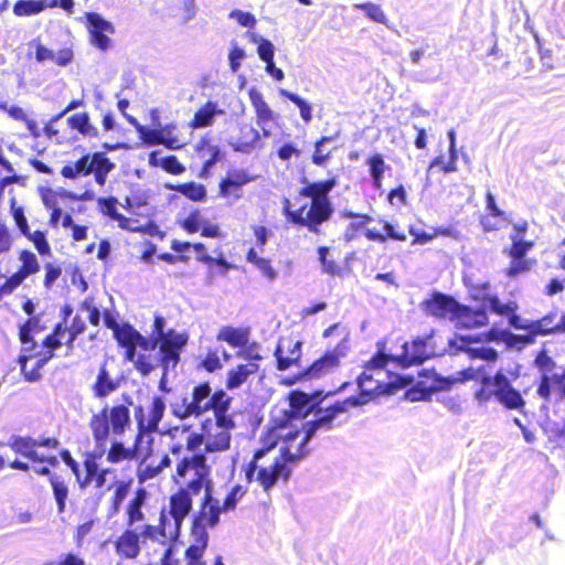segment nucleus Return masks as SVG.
I'll return each instance as SVG.
<instances>
[{
	"instance_id": "f257e3e1",
	"label": "nucleus",
	"mask_w": 565,
	"mask_h": 565,
	"mask_svg": "<svg viewBox=\"0 0 565 565\" xmlns=\"http://www.w3.org/2000/svg\"><path fill=\"white\" fill-rule=\"evenodd\" d=\"M403 354H387L383 348L365 365V370L359 376L358 385L361 391L359 396H352L343 402H337L326 408H318L313 412V399L301 392H292L289 395L287 407H275L271 413L273 426L269 429L300 423V430L310 433L309 439L318 428H328L338 414L348 412L355 406H362L372 398L382 394H393L401 387V383H412L411 374L398 375L399 369L413 364H422L424 361V341L416 340L403 344Z\"/></svg>"
},
{
	"instance_id": "f03ea898",
	"label": "nucleus",
	"mask_w": 565,
	"mask_h": 565,
	"mask_svg": "<svg viewBox=\"0 0 565 565\" xmlns=\"http://www.w3.org/2000/svg\"><path fill=\"white\" fill-rule=\"evenodd\" d=\"M300 428V423L295 422L289 426L267 430L260 439V447L242 468L248 483L269 492L279 481L289 478L290 463L308 454L307 443L310 433Z\"/></svg>"
},
{
	"instance_id": "7ed1b4c3",
	"label": "nucleus",
	"mask_w": 565,
	"mask_h": 565,
	"mask_svg": "<svg viewBox=\"0 0 565 565\" xmlns=\"http://www.w3.org/2000/svg\"><path fill=\"white\" fill-rule=\"evenodd\" d=\"M177 477L183 479L188 489L193 493L204 488V501L199 515L194 519L191 533L193 535L209 536L207 529L214 527L223 512L220 492L212 486L209 475L210 467L204 456L184 457L177 463Z\"/></svg>"
},
{
	"instance_id": "20e7f679",
	"label": "nucleus",
	"mask_w": 565,
	"mask_h": 565,
	"mask_svg": "<svg viewBox=\"0 0 565 565\" xmlns=\"http://www.w3.org/2000/svg\"><path fill=\"white\" fill-rule=\"evenodd\" d=\"M334 186V179L307 183L299 191V196L310 199V206L303 204L298 209H292L290 200L286 199L284 212L288 220L295 224L308 227L311 232H318V226L329 220L332 214V206L328 194Z\"/></svg>"
},
{
	"instance_id": "39448f33",
	"label": "nucleus",
	"mask_w": 565,
	"mask_h": 565,
	"mask_svg": "<svg viewBox=\"0 0 565 565\" xmlns=\"http://www.w3.org/2000/svg\"><path fill=\"white\" fill-rule=\"evenodd\" d=\"M511 379L503 372L497 371L493 375H484L476 392L479 403L495 402L505 411H515L525 414L526 401L521 391L515 388L512 380L519 377V371L510 373Z\"/></svg>"
},
{
	"instance_id": "423d86ee",
	"label": "nucleus",
	"mask_w": 565,
	"mask_h": 565,
	"mask_svg": "<svg viewBox=\"0 0 565 565\" xmlns=\"http://www.w3.org/2000/svg\"><path fill=\"white\" fill-rule=\"evenodd\" d=\"M166 320L162 317H156L153 322V335L150 343V350L160 348V360L162 364V377L160 380V388L168 391L166 387L167 377L170 371L174 370L180 361V354L186 344L189 337L185 332H178L173 329L164 331Z\"/></svg>"
},
{
	"instance_id": "0eeeda50",
	"label": "nucleus",
	"mask_w": 565,
	"mask_h": 565,
	"mask_svg": "<svg viewBox=\"0 0 565 565\" xmlns=\"http://www.w3.org/2000/svg\"><path fill=\"white\" fill-rule=\"evenodd\" d=\"M130 411L124 405L104 407L89 420V428L97 447L104 450L111 435L121 436L130 427Z\"/></svg>"
},
{
	"instance_id": "6e6552de",
	"label": "nucleus",
	"mask_w": 565,
	"mask_h": 565,
	"mask_svg": "<svg viewBox=\"0 0 565 565\" xmlns=\"http://www.w3.org/2000/svg\"><path fill=\"white\" fill-rule=\"evenodd\" d=\"M34 322H28L21 329V342H22V354L19 358V363L21 366V372L24 377L29 382L36 381L40 377V370L43 365L52 358V351L54 349H49L44 343L45 350H41L35 352V342L33 338V327Z\"/></svg>"
},
{
	"instance_id": "1a4fd4ad",
	"label": "nucleus",
	"mask_w": 565,
	"mask_h": 565,
	"mask_svg": "<svg viewBox=\"0 0 565 565\" xmlns=\"http://www.w3.org/2000/svg\"><path fill=\"white\" fill-rule=\"evenodd\" d=\"M533 247L534 242L532 239L511 237L510 245L503 248V254L509 258V264L503 269L507 278H519L529 274L537 266V259L527 256Z\"/></svg>"
},
{
	"instance_id": "9d476101",
	"label": "nucleus",
	"mask_w": 565,
	"mask_h": 565,
	"mask_svg": "<svg viewBox=\"0 0 565 565\" xmlns=\"http://www.w3.org/2000/svg\"><path fill=\"white\" fill-rule=\"evenodd\" d=\"M146 533L145 525L126 530L115 543L116 553L125 558H136L142 551L147 555L156 554L158 550L150 535Z\"/></svg>"
},
{
	"instance_id": "9b49d317",
	"label": "nucleus",
	"mask_w": 565,
	"mask_h": 565,
	"mask_svg": "<svg viewBox=\"0 0 565 565\" xmlns=\"http://www.w3.org/2000/svg\"><path fill=\"white\" fill-rule=\"evenodd\" d=\"M235 424L232 417L207 418L202 426L207 452L225 451L231 445V431Z\"/></svg>"
},
{
	"instance_id": "f8f14e48",
	"label": "nucleus",
	"mask_w": 565,
	"mask_h": 565,
	"mask_svg": "<svg viewBox=\"0 0 565 565\" xmlns=\"http://www.w3.org/2000/svg\"><path fill=\"white\" fill-rule=\"evenodd\" d=\"M182 523L183 521L179 518L162 509L158 525L145 524L146 534L150 535L157 550L166 546L174 547V542L179 539Z\"/></svg>"
},
{
	"instance_id": "ddd939ff",
	"label": "nucleus",
	"mask_w": 565,
	"mask_h": 565,
	"mask_svg": "<svg viewBox=\"0 0 565 565\" xmlns=\"http://www.w3.org/2000/svg\"><path fill=\"white\" fill-rule=\"evenodd\" d=\"M85 18L90 44L100 51L109 50L113 45L110 35L115 33L114 24L95 12L86 13Z\"/></svg>"
},
{
	"instance_id": "4468645a",
	"label": "nucleus",
	"mask_w": 565,
	"mask_h": 565,
	"mask_svg": "<svg viewBox=\"0 0 565 565\" xmlns=\"http://www.w3.org/2000/svg\"><path fill=\"white\" fill-rule=\"evenodd\" d=\"M451 322H454L457 328L478 329L487 326L489 320L484 309L471 308L458 302L455 315L451 317Z\"/></svg>"
},
{
	"instance_id": "2eb2a0df",
	"label": "nucleus",
	"mask_w": 565,
	"mask_h": 565,
	"mask_svg": "<svg viewBox=\"0 0 565 565\" xmlns=\"http://www.w3.org/2000/svg\"><path fill=\"white\" fill-rule=\"evenodd\" d=\"M10 447L15 454H19L32 461L49 463L55 467L58 460L55 456H49L38 451L39 441L29 437H13L10 441Z\"/></svg>"
},
{
	"instance_id": "dca6fc26",
	"label": "nucleus",
	"mask_w": 565,
	"mask_h": 565,
	"mask_svg": "<svg viewBox=\"0 0 565 565\" xmlns=\"http://www.w3.org/2000/svg\"><path fill=\"white\" fill-rule=\"evenodd\" d=\"M84 329V320L76 316L70 328L57 324L54 333L45 338V344L49 349H57L63 344L70 345Z\"/></svg>"
},
{
	"instance_id": "f3484780",
	"label": "nucleus",
	"mask_w": 565,
	"mask_h": 565,
	"mask_svg": "<svg viewBox=\"0 0 565 565\" xmlns=\"http://www.w3.org/2000/svg\"><path fill=\"white\" fill-rule=\"evenodd\" d=\"M301 341L291 338H284L276 349L277 365L279 370H288L298 365L301 356Z\"/></svg>"
},
{
	"instance_id": "a211bd4d",
	"label": "nucleus",
	"mask_w": 565,
	"mask_h": 565,
	"mask_svg": "<svg viewBox=\"0 0 565 565\" xmlns=\"http://www.w3.org/2000/svg\"><path fill=\"white\" fill-rule=\"evenodd\" d=\"M115 337L119 344L127 348L128 360H134L136 347L143 350H150V343L137 330L130 326L118 327L114 331Z\"/></svg>"
},
{
	"instance_id": "6ab92c4d",
	"label": "nucleus",
	"mask_w": 565,
	"mask_h": 565,
	"mask_svg": "<svg viewBox=\"0 0 565 565\" xmlns=\"http://www.w3.org/2000/svg\"><path fill=\"white\" fill-rule=\"evenodd\" d=\"M558 333L556 313L548 312L537 320L526 323V334L523 337L525 343H532L535 337H543Z\"/></svg>"
},
{
	"instance_id": "aec40b11",
	"label": "nucleus",
	"mask_w": 565,
	"mask_h": 565,
	"mask_svg": "<svg viewBox=\"0 0 565 565\" xmlns=\"http://www.w3.org/2000/svg\"><path fill=\"white\" fill-rule=\"evenodd\" d=\"M458 301L448 295L434 292L429 299H426V309L438 318L448 319L455 315Z\"/></svg>"
},
{
	"instance_id": "412c9836",
	"label": "nucleus",
	"mask_w": 565,
	"mask_h": 565,
	"mask_svg": "<svg viewBox=\"0 0 565 565\" xmlns=\"http://www.w3.org/2000/svg\"><path fill=\"white\" fill-rule=\"evenodd\" d=\"M347 351L345 341H343L334 352L327 353L323 358L316 361L306 370L305 376L308 379L320 377L338 366L340 356Z\"/></svg>"
},
{
	"instance_id": "4be33fe9",
	"label": "nucleus",
	"mask_w": 565,
	"mask_h": 565,
	"mask_svg": "<svg viewBox=\"0 0 565 565\" xmlns=\"http://www.w3.org/2000/svg\"><path fill=\"white\" fill-rule=\"evenodd\" d=\"M249 99L256 113L257 124L262 127L264 135L268 136L269 130L267 125L275 120L276 114L270 109L262 93L256 88L249 90Z\"/></svg>"
},
{
	"instance_id": "5701e85b",
	"label": "nucleus",
	"mask_w": 565,
	"mask_h": 565,
	"mask_svg": "<svg viewBox=\"0 0 565 565\" xmlns=\"http://www.w3.org/2000/svg\"><path fill=\"white\" fill-rule=\"evenodd\" d=\"M486 209L487 214L480 218V224L484 232L489 233L501 228V225L497 222H493L491 217H498L505 222L510 221L507 213L497 205L495 198L490 191L486 193Z\"/></svg>"
},
{
	"instance_id": "b1692460",
	"label": "nucleus",
	"mask_w": 565,
	"mask_h": 565,
	"mask_svg": "<svg viewBox=\"0 0 565 565\" xmlns=\"http://www.w3.org/2000/svg\"><path fill=\"white\" fill-rule=\"evenodd\" d=\"M253 179L245 170H233L227 173L226 178L220 184V193L222 196L241 198L239 188L250 182Z\"/></svg>"
},
{
	"instance_id": "393cba45",
	"label": "nucleus",
	"mask_w": 565,
	"mask_h": 565,
	"mask_svg": "<svg viewBox=\"0 0 565 565\" xmlns=\"http://www.w3.org/2000/svg\"><path fill=\"white\" fill-rule=\"evenodd\" d=\"M167 435L171 438H177L182 435H185V443H186V451L188 452H195L200 449L201 446H205V434L204 431L202 434L198 433H191L190 428L185 425L182 426H175L170 428L167 431ZM191 456H202L201 454H191ZM190 457V455H183L182 458L178 461V463L184 458Z\"/></svg>"
},
{
	"instance_id": "a878e982",
	"label": "nucleus",
	"mask_w": 565,
	"mask_h": 565,
	"mask_svg": "<svg viewBox=\"0 0 565 565\" xmlns=\"http://www.w3.org/2000/svg\"><path fill=\"white\" fill-rule=\"evenodd\" d=\"M223 114L216 102H207L195 111L190 126L194 129L212 126L215 117Z\"/></svg>"
},
{
	"instance_id": "bb28decb",
	"label": "nucleus",
	"mask_w": 565,
	"mask_h": 565,
	"mask_svg": "<svg viewBox=\"0 0 565 565\" xmlns=\"http://www.w3.org/2000/svg\"><path fill=\"white\" fill-rule=\"evenodd\" d=\"M47 8H57V0H20L13 6L17 17H32Z\"/></svg>"
},
{
	"instance_id": "cd10ccee",
	"label": "nucleus",
	"mask_w": 565,
	"mask_h": 565,
	"mask_svg": "<svg viewBox=\"0 0 565 565\" xmlns=\"http://www.w3.org/2000/svg\"><path fill=\"white\" fill-rule=\"evenodd\" d=\"M207 541L209 536H202V534L193 535L191 533V544L184 553L185 565H206L203 556L207 546Z\"/></svg>"
},
{
	"instance_id": "c85d7f7f",
	"label": "nucleus",
	"mask_w": 565,
	"mask_h": 565,
	"mask_svg": "<svg viewBox=\"0 0 565 565\" xmlns=\"http://www.w3.org/2000/svg\"><path fill=\"white\" fill-rule=\"evenodd\" d=\"M258 370V364L255 361H249L245 364H239L227 372L226 387L234 390L243 385L247 379L255 374Z\"/></svg>"
},
{
	"instance_id": "c756f323",
	"label": "nucleus",
	"mask_w": 565,
	"mask_h": 565,
	"mask_svg": "<svg viewBox=\"0 0 565 565\" xmlns=\"http://www.w3.org/2000/svg\"><path fill=\"white\" fill-rule=\"evenodd\" d=\"M171 459L168 455H162L159 458H151L140 462L138 468V479L140 482H145L149 479L158 476L164 467H168Z\"/></svg>"
},
{
	"instance_id": "7c9ffc66",
	"label": "nucleus",
	"mask_w": 565,
	"mask_h": 565,
	"mask_svg": "<svg viewBox=\"0 0 565 565\" xmlns=\"http://www.w3.org/2000/svg\"><path fill=\"white\" fill-rule=\"evenodd\" d=\"M145 353H137L135 351L134 360H130L134 362L136 369L142 374L148 375L151 373L156 367L159 365L162 367L161 364V355H160V349L158 352L156 350H145Z\"/></svg>"
},
{
	"instance_id": "2f4dec72",
	"label": "nucleus",
	"mask_w": 565,
	"mask_h": 565,
	"mask_svg": "<svg viewBox=\"0 0 565 565\" xmlns=\"http://www.w3.org/2000/svg\"><path fill=\"white\" fill-rule=\"evenodd\" d=\"M192 509V498L189 490H181L170 498L169 508H166L181 521L188 516Z\"/></svg>"
},
{
	"instance_id": "473e14b6",
	"label": "nucleus",
	"mask_w": 565,
	"mask_h": 565,
	"mask_svg": "<svg viewBox=\"0 0 565 565\" xmlns=\"http://www.w3.org/2000/svg\"><path fill=\"white\" fill-rule=\"evenodd\" d=\"M164 412V401L161 397H154L148 412L147 423L145 424L142 420L139 423L140 430L146 429L148 433L156 431L159 423L163 418Z\"/></svg>"
},
{
	"instance_id": "72a5a7b5",
	"label": "nucleus",
	"mask_w": 565,
	"mask_h": 565,
	"mask_svg": "<svg viewBox=\"0 0 565 565\" xmlns=\"http://www.w3.org/2000/svg\"><path fill=\"white\" fill-rule=\"evenodd\" d=\"M565 382V367L561 373H554L552 376H540L536 385V395L545 403L552 401L553 385Z\"/></svg>"
},
{
	"instance_id": "f704fd0d",
	"label": "nucleus",
	"mask_w": 565,
	"mask_h": 565,
	"mask_svg": "<svg viewBox=\"0 0 565 565\" xmlns=\"http://www.w3.org/2000/svg\"><path fill=\"white\" fill-rule=\"evenodd\" d=\"M449 139H450V145H449L448 157L446 159L443 156L437 157L429 164L430 170L436 169L437 171H444V172L456 171L457 153L455 150L456 135H455L454 130L449 131Z\"/></svg>"
},
{
	"instance_id": "c9c22d12",
	"label": "nucleus",
	"mask_w": 565,
	"mask_h": 565,
	"mask_svg": "<svg viewBox=\"0 0 565 565\" xmlns=\"http://www.w3.org/2000/svg\"><path fill=\"white\" fill-rule=\"evenodd\" d=\"M152 441L153 438L149 433L140 430L131 448L134 458L140 459V462L153 458Z\"/></svg>"
},
{
	"instance_id": "e433bc0d",
	"label": "nucleus",
	"mask_w": 565,
	"mask_h": 565,
	"mask_svg": "<svg viewBox=\"0 0 565 565\" xmlns=\"http://www.w3.org/2000/svg\"><path fill=\"white\" fill-rule=\"evenodd\" d=\"M426 381H430L426 384V399L435 392L449 391L451 387L460 382L459 379L441 377L438 376L434 371L426 370Z\"/></svg>"
},
{
	"instance_id": "4c0bfd02",
	"label": "nucleus",
	"mask_w": 565,
	"mask_h": 565,
	"mask_svg": "<svg viewBox=\"0 0 565 565\" xmlns=\"http://www.w3.org/2000/svg\"><path fill=\"white\" fill-rule=\"evenodd\" d=\"M106 470L98 471L96 462L87 460L85 462V477L81 478L78 482L82 488L94 484L95 488L102 489L106 486Z\"/></svg>"
},
{
	"instance_id": "58836bf2",
	"label": "nucleus",
	"mask_w": 565,
	"mask_h": 565,
	"mask_svg": "<svg viewBox=\"0 0 565 565\" xmlns=\"http://www.w3.org/2000/svg\"><path fill=\"white\" fill-rule=\"evenodd\" d=\"M217 340L234 348H242L248 342V332L244 329L223 327L217 333Z\"/></svg>"
},
{
	"instance_id": "ea45409f",
	"label": "nucleus",
	"mask_w": 565,
	"mask_h": 565,
	"mask_svg": "<svg viewBox=\"0 0 565 565\" xmlns=\"http://www.w3.org/2000/svg\"><path fill=\"white\" fill-rule=\"evenodd\" d=\"M246 260L253 264L269 281L277 278V271L273 268L270 260L258 256L256 248H250L247 252Z\"/></svg>"
},
{
	"instance_id": "a19ab883",
	"label": "nucleus",
	"mask_w": 565,
	"mask_h": 565,
	"mask_svg": "<svg viewBox=\"0 0 565 565\" xmlns=\"http://www.w3.org/2000/svg\"><path fill=\"white\" fill-rule=\"evenodd\" d=\"M67 122L72 129L77 130L85 137H95L97 129L89 122L86 113H78L67 118Z\"/></svg>"
},
{
	"instance_id": "79ce46f5",
	"label": "nucleus",
	"mask_w": 565,
	"mask_h": 565,
	"mask_svg": "<svg viewBox=\"0 0 565 565\" xmlns=\"http://www.w3.org/2000/svg\"><path fill=\"white\" fill-rule=\"evenodd\" d=\"M247 38L257 45V54L263 62L267 63L274 61L275 46L269 40L254 32H248Z\"/></svg>"
},
{
	"instance_id": "37998d69",
	"label": "nucleus",
	"mask_w": 565,
	"mask_h": 565,
	"mask_svg": "<svg viewBox=\"0 0 565 565\" xmlns=\"http://www.w3.org/2000/svg\"><path fill=\"white\" fill-rule=\"evenodd\" d=\"M19 260L21 263V267L17 273L24 279L40 270L38 258L32 252L22 250L19 255Z\"/></svg>"
},
{
	"instance_id": "c03bdc74",
	"label": "nucleus",
	"mask_w": 565,
	"mask_h": 565,
	"mask_svg": "<svg viewBox=\"0 0 565 565\" xmlns=\"http://www.w3.org/2000/svg\"><path fill=\"white\" fill-rule=\"evenodd\" d=\"M61 173L64 178H68V179H76L79 175L89 174L90 166H89V161H88V156H84L79 160L64 166Z\"/></svg>"
},
{
	"instance_id": "a18cd8bd",
	"label": "nucleus",
	"mask_w": 565,
	"mask_h": 565,
	"mask_svg": "<svg viewBox=\"0 0 565 565\" xmlns=\"http://www.w3.org/2000/svg\"><path fill=\"white\" fill-rule=\"evenodd\" d=\"M245 494L246 489L241 484H234L227 489L223 500H221L223 512L233 511Z\"/></svg>"
},
{
	"instance_id": "49530a36",
	"label": "nucleus",
	"mask_w": 565,
	"mask_h": 565,
	"mask_svg": "<svg viewBox=\"0 0 565 565\" xmlns=\"http://www.w3.org/2000/svg\"><path fill=\"white\" fill-rule=\"evenodd\" d=\"M145 492L139 491L135 499L129 503L127 514H128V524L132 529L138 526L140 522L145 521V514L141 511V505L143 502Z\"/></svg>"
},
{
	"instance_id": "de8ad7c7",
	"label": "nucleus",
	"mask_w": 565,
	"mask_h": 565,
	"mask_svg": "<svg viewBox=\"0 0 565 565\" xmlns=\"http://www.w3.org/2000/svg\"><path fill=\"white\" fill-rule=\"evenodd\" d=\"M279 94L281 96L287 97L289 100H291L294 104L297 105L299 108L300 117L303 121L309 122L312 119V105L306 100L305 98L300 97L297 94H294L287 89L280 88Z\"/></svg>"
},
{
	"instance_id": "09e8293b",
	"label": "nucleus",
	"mask_w": 565,
	"mask_h": 565,
	"mask_svg": "<svg viewBox=\"0 0 565 565\" xmlns=\"http://www.w3.org/2000/svg\"><path fill=\"white\" fill-rule=\"evenodd\" d=\"M172 189L192 201H203L206 196L204 185L195 182L178 184L172 186Z\"/></svg>"
},
{
	"instance_id": "8fccbe9b",
	"label": "nucleus",
	"mask_w": 565,
	"mask_h": 565,
	"mask_svg": "<svg viewBox=\"0 0 565 565\" xmlns=\"http://www.w3.org/2000/svg\"><path fill=\"white\" fill-rule=\"evenodd\" d=\"M211 398L213 399L211 409L213 411L214 419H218L221 417H232L227 414L232 398L225 392H217L214 395H211Z\"/></svg>"
},
{
	"instance_id": "3c124183",
	"label": "nucleus",
	"mask_w": 565,
	"mask_h": 565,
	"mask_svg": "<svg viewBox=\"0 0 565 565\" xmlns=\"http://www.w3.org/2000/svg\"><path fill=\"white\" fill-rule=\"evenodd\" d=\"M484 303L489 307L491 312L502 317L518 310V305L515 302L509 301L503 303L499 297L494 295L486 297Z\"/></svg>"
},
{
	"instance_id": "603ef678",
	"label": "nucleus",
	"mask_w": 565,
	"mask_h": 565,
	"mask_svg": "<svg viewBox=\"0 0 565 565\" xmlns=\"http://www.w3.org/2000/svg\"><path fill=\"white\" fill-rule=\"evenodd\" d=\"M241 134L242 137H239L235 143V149L239 151H246L249 147H253L259 139L258 131L249 125L242 126Z\"/></svg>"
},
{
	"instance_id": "864d4df0",
	"label": "nucleus",
	"mask_w": 565,
	"mask_h": 565,
	"mask_svg": "<svg viewBox=\"0 0 565 565\" xmlns=\"http://www.w3.org/2000/svg\"><path fill=\"white\" fill-rule=\"evenodd\" d=\"M107 461L111 463H118L126 460L134 459V451L131 448L125 447L119 441H114L107 452Z\"/></svg>"
},
{
	"instance_id": "5fc2aeb1",
	"label": "nucleus",
	"mask_w": 565,
	"mask_h": 565,
	"mask_svg": "<svg viewBox=\"0 0 565 565\" xmlns=\"http://www.w3.org/2000/svg\"><path fill=\"white\" fill-rule=\"evenodd\" d=\"M534 366L541 372L540 376H552L556 362L546 350H540L534 358Z\"/></svg>"
},
{
	"instance_id": "6e6d98bb",
	"label": "nucleus",
	"mask_w": 565,
	"mask_h": 565,
	"mask_svg": "<svg viewBox=\"0 0 565 565\" xmlns=\"http://www.w3.org/2000/svg\"><path fill=\"white\" fill-rule=\"evenodd\" d=\"M116 390V383L109 377L108 372L102 367L94 386L98 397H105Z\"/></svg>"
},
{
	"instance_id": "4d7b16f0",
	"label": "nucleus",
	"mask_w": 565,
	"mask_h": 565,
	"mask_svg": "<svg viewBox=\"0 0 565 565\" xmlns=\"http://www.w3.org/2000/svg\"><path fill=\"white\" fill-rule=\"evenodd\" d=\"M367 163L370 166V172L373 178V185L376 189L382 186L383 174L387 169L383 158L381 154H374L369 160Z\"/></svg>"
},
{
	"instance_id": "13d9d810",
	"label": "nucleus",
	"mask_w": 565,
	"mask_h": 565,
	"mask_svg": "<svg viewBox=\"0 0 565 565\" xmlns=\"http://www.w3.org/2000/svg\"><path fill=\"white\" fill-rule=\"evenodd\" d=\"M221 354L224 356L225 361L230 359V355L224 350H210L202 356L201 366L209 372L220 370L222 367Z\"/></svg>"
},
{
	"instance_id": "bf43d9fd",
	"label": "nucleus",
	"mask_w": 565,
	"mask_h": 565,
	"mask_svg": "<svg viewBox=\"0 0 565 565\" xmlns=\"http://www.w3.org/2000/svg\"><path fill=\"white\" fill-rule=\"evenodd\" d=\"M8 115L15 120L23 121L32 136H34V137L40 136V130H39L38 124L33 119H30L28 117V115L25 114V111L21 107H18L14 105L9 106Z\"/></svg>"
},
{
	"instance_id": "052dcab7",
	"label": "nucleus",
	"mask_w": 565,
	"mask_h": 565,
	"mask_svg": "<svg viewBox=\"0 0 565 565\" xmlns=\"http://www.w3.org/2000/svg\"><path fill=\"white\" fill-rule=\"evenodd\" d=\"M192 397L194 398L199 406H202V413H205L209 409H211L213 399L211 398V387L209 384H201L194 387L192 392Z\"/></svg>"
},
{
	"instance_id": "680f3d73",
	"label": "nucleus",
	"mask_w": 565,
	"mask_h": 565,
	"mask_svg": "<svg viewBox=\"0 0 565 565\" xmlns=\"http://www.w3.org/2000/svg\"><path fill=\"white\" fill-rule=\"evenodd\" d=\"M199 157L203 161L204 171H209L210 168L218 160L220 150L216 146L204 142L199 149Z\"/></svg>"
},
{
	"instance_id": "e2e57ef3",
	"label": "nucleus",
	"mask_w": 565,
	"mask_h": 565,
	"mask_svg": "<svg viewBox=\"0 0 565 565\" xmlns=\"http://www.w3.org/2000/svg\"><path fill=\"white\" fill-rule=\"evenodd\" d=\"M51 484H52L54 498L57 503L58 512H63L65 510V503H66V499L68 495V488L64 483V481H62L57 477L51 478Z\"/></svg>"
},
{
	"instance_id": "0e129e2a",
	"label": "nucleus",
	"mask_w": 565,
	"mask_h": 565,
	"mask_svg": "<svg viewBox=\"0 0 565 565\" xmlns=\"http://www.w3.org/2000/svg\"><path fill=\"white\" fill-rule=\"evenodd\" d=\"M354 9H359L365 12V14L373 21L386 24L387 19L379 4L369 2V3H356L354 4Z\"/></svg>"
},
{
	"instance_id": "69168bd1",
	"label": "nucleus",
	"mask_w": 565,
	"mask_h": 565,
	"mask_svg": "<svg viewBox=\"0 0 565 565\" xmlns=\"http://www.w3.org/2000/svg\"><path fill=\"white\" fill-rule=\"evenodd\" d=\"M161 145L170 149H179L183 146V142L177 136V128L173 125L161 127Z\"/></svg>"
},
{
	"instance_id": "338daca9",
	"label": "nucleus",
	"mask_w": 565,
	"mask_h": 565,
	"mask_svg": "<svg viewBox=\"0 0 565 565\" xmlns=\"http://www.w3.org/2000/svg\"><path fill=\"white\" fill-rule=\"evenodd\" d=\"M470 359H479L493 362L498 359V352L491 347L468 348L465 350Z\"/></svg>"
},
{
	"instance_id": "774afa93",
	"label": "nucleus",
	"mask_w": 565,
	"mask_h": 565,
	"mask_svg": "<svg viewBox=\"0 0 565 565\" xmlns=\"http://www.w3.org/2000/svg\"><path fill=\"white\" fill-rule=\"evenodd\" d=\"M88 161L90 166V172H102L107 174L113 168V163L109 161V159L102 153L88 156Z\"/></svg>"
}]
</instances>
